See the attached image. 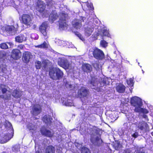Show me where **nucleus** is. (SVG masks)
<instances>
[{"label":"nucleus","mask_w":153,"mask_h":153,"mask_svg":"<svg viewBox=\"0 0 153 153\" xmlns=\"http://www.w3.org/2000/svg\"><path fill=\"white\" fill-rule=\"evenodd\" d=\"M55 11H53L49 16V21L52 23L58 17L59 18V28L61 30H65L67 29L68 25L67 24L66 19L67 18L68 15L64 12H62L59 14V16L56 15Z\"/></svg>","instance_id":"nucleus-1"},{"label":"nucleus","mask_w":153,"mask_h":153,"mask_svg":"<svg viewBox=\"0 0 153 153\" xmlns=\"http://www.w3.org/2000/svg\"><path fill=\"white\" fill-rule=\"evenodd\" d=\"M49 75L51 78L56 80L62 77L63 73L59 68H53L50 69Z\"/></svg>","instance_id":"nucleus-2"},{"label":"nucleus","mask_w":153,"mask_h":153,"mask_svg":"<svg viewBox=\"0 0 153 153\" xmlns=\"http://www.w3.org/2000/svg\"><path fill=\"white\" fill-rule=\"evenodd\" d=\"M130 102L132 106L134 108L135 112L139 110V108L142 107V102L141 99L140 98L135 96L131 98Z\"/></svg>","instance_id":"nucleus-3"},{"label":"nucleus","mask_w":153,"mask_h":153,"mask_svg":"<svg viewBox=\"0 0 153 153\" xmlns=\"http://www.w3.org/2000/svg\"><path fill=\"white\" fill-rule=\"evenodd\" d=\"M109 83V81H108V79L105 78L103 79L102 82L100 83H98L97 80V79L94 80V79H92V81H91V84L93 85V87H93L91 86L92 88L96 89L98 91H99V90L98 89V88L99 87H102L105 85H108Z\"/></svg>","instance_id":"nucleus-4"},{"label":"nucleus","mask_w":153,"mask_h":153,"mask_svg":"<svg viewBox=\"0 0 153 153\" xmlns=\"http://www.w3.org/2000/svg\"><path fill=\"white\" fill-rule=\"evenodd\" d=\"M37 4L36 10L40 13H43V17H47L48 16V13L47 10H45V3L41 1H38Z\"/></svg>","instance_id":"nucleus-5"},{"label":"nucleus","mask_w":153,"mask_h":153,"mask_svg":"<svg viewBox=\"0 0 153 153\" xmlns=\"http://www.w3.org/2000/svg\"><path fill=\"white\" fill-rule=\"evenodd\" d=\"M7 125L9 127V131L8 134L5 135L3 137L4 141L1 142V143H4L10 140L13 137V130L12 125L10 123L8 122Z\"/></svg>","instance_id":"nucleus-6"},{"label":"nucleus","mask_w":153,"mask_h":153,"mask_svg":"<svg viewBox=\"0 0 153 153\" xmlns=\"http://www.w3.org/2000/svg\"><path fill=\"white\" fill-rule=\"evenodd\" d=\"M58 64L65 69H72L71 65L66 59L59 58L58 60Z\"/></svg>","instance_id":"nucleus-7"},{"label":"nucleus","mask_w":153,"mask_h":153,"mask_svg":"<svg viewBox=\"0 0 153 153\" xmlns=\"http://www.w3.org/2000/svg\"><path fill=\"white\" fill-rule=\"evenodd\" d=\"M22 23L27 26H30L32 24L31 17L29 15L24 14L22 16Z\"/></svg>","instance_id":"nucleus-8"},{"label":"nucleus","mask_w":153,"mask_h":153,"mask_svg":"<svg viewBox=\"0 0 153 153\" xmlns=\"http://www.w3.org/2000/svg\"><path fill=\"white\" fill-rule=\"evenodd\" d=\"M1 29L2 30L9 33L11 35L14 34L16 31V29L13 26L3 27Z\"/></svg>","instance_id":"nucleus-9"},{"label":"nucleus","mask_w":153,"mask_h":153,"mask_svg":"<svg viewBox=\"0 0 153 153\" xmlns=\"http://www.w3.org/2000/svg\"><path fill=\"white\" fill-rule=\"evenodd\" d=\"M82 2V7L84 10H91L93 9V5L91 3H88V0H80Z\"/></svg>","instance_id":"nucleus-10"},{"label":"nucleus","mask_w":153,"mask_h":153,"mask_svg":"<svg viewBox=\"0 0 153 153\" xmlns=\"http://www.w3.org/2000/svg\"><path fill=\"white\" fill-rule=\"evenodd\" d=\"M48 27L47 22H43L39 27V30L43 35L46 36H47V29Z\"/></svg>","instance_id":"nucleus-11"},{"label":"nucleus","mask_w":153,"mask_h":153,"mask_svg":"<svg viewBox=\"0 0 153 153\" xmlns=\"http://www.w3.org/2000/svg\"><path fill=\"white\" fill-rule=\"evenodd\" d=\"M94 57L97 59H102L104 57L102 51L97 48H94Z\"/></svg>","instance_id":"nucleus-12"},{"label":"nucleus","mask_w":153,"mask_h":153,"mask_svg":"<svg viewBox=\"0 0 153 153\" xmlns=\"http://www.w3.org/2000/svg\"><path fill=\"white\" fill-rule=\"evenodd\" d=\"M21 56L20 51L18 49H14L11 53V56L13 59L17 60L19 59Z\"/></svg>","instance_id":"nucleus-13"},{"label":"nucleus","mask_w":153,"mask_h":153,"mask_svg":"<svg viewBox=\"0 0 153 153\" xmlns=\"http://www.w3.org/2000/svg\"><path fill=\"white\" fill-rule=\"evenodd\" d=\"M79 88H80L78 91V96L80 97L86 96L88 94L87 90L83 87L82 85L79 86Z\"/></svg>","instance_id":"nucleus-14"},{"label":"nucleus","mask_w":153,"mask_h":153,"mask_svg":"<svg viewBox=\"0 0 153 153\" xmlns=\"http://www.w3.org/2000/svg\"><path fill=\"white\" fill-rule=\"evenodd\" d=\"M31 112L33 115H37L41 112V108L40 105H34L32 108V110Z\"/></svg>","instance_id":"nucleus-15"},{"label":"nucleus","mask_w":153,"mask_h":153,"mask_svg":"<svg viewBox=\"0 0 153 153\" xmlns=\"http://www.w3.org/2000/svg\"><path fill=\"white\" fill-rule=\"evenodd\" d=\"M91 140L93 144L97 145H99L102 142V140L100 139V137L96 135H91Z\"/></svg>","instance_id":"nucleus-16"},{"label":"nucleus","mask_w":153,"mask_h":153,"mask_svg":"<svg viewBox=\"0 0 153 153\" xmlns=\"http://www.w3.org/2000/svg\"><path fill=\"white\" fill-rule=\"evenodd\" d=\"M47 61L46 60L42 61V63L38 61H36L35 62V66L36 68L37 69H40L41 67L45 68L47 65Z\"/></svg>","instance_id":"nucleus-17"},{"label":"nucleus","mask_w":153,"mask_h":153,"mask_svg":"<svg viewBox=\"0 0 153 153\" xmlns=\"http://www.w3.org/2000/svg\"><path fill=\"white\" fill-rule=\"evenodd\" d=\"M94 30V27L88 25L85 27L84 30V34L87 37L89 36L92 34Z\"/></svg>","instance_id":"nucleus-18"},{"label":"nucleus","mask_w":153,"mask_h":153,"mask_svg":"<svg viewBox=\"0 0 153 153\" xmlns=\"http://www.w3.org/2000/svg\"><path fill=\"white\" fill-rule=\"evenodd\" d=\"M82 21L78 19L74 20L72 22L73 26L76 29H79L82 26Z\"/></svg>","instance_id":"nucleus-19"},{"label":"nucleus","mask_w":153,"mask_h":153,"mask_svg":"<svg viewBox=\"0 0 153 153\" xmlns=\"http://www.w3.org/2000/svg\"><path fill=\"white\" fill-rule=\"evenodd\" d=\"M75 145L79 149H81V153H91L88 148L85 147H82V145L81 144L76 142Z\"/></svg>","instance_id":"nucleus-20"},{"label":"nucleus","mask_w":153,"mask_h":153,"mask_svg":"<svg viewBox=\"0 0 153 153\" xmlns=\"http://www.w3.org/2000/svg\"><path fill=\"white\" fill-rule=\"evenodd\" d=\"M61 102L63 105L66 106H72L74 105L72 101L67 98H62Z\"/></svg>","instance_id":"nucleus-21"},{"label":"nucleus","mask_w":153,"mask_h":153,"mask_svg":"<svg viewBox=\"0 0 153 153\" xmlns=\"http://www.w3.org/2000/svg\"><path fill=\"white\" fill-rule=\"evenodd\" d=\"M32 55L29 52H25L23 55V59L25 62H28L30 59L32 57Z\"/></svg>","instance_id":"nucleus-22"},{"label":"nucleus","mask_w":153,"mask_h":153,"mask_svg":"<svg viewBox=\"0 0 153 153\" xmlns=\"http://www.w3.org/2000/svg\"><path fill=\"white\" fill-rule=\"evenodd\" d=\"M141 131H146L148 128V124L144 122H140L137 125Z\"/></svg>","instance_id":"nucleus-23"},{"label":"nucleus","mask_w":153,"mask_h":153,"mask_svg":"<svg viewBox=\"0 0 153 153\" xmlns=\"http://www.w3.org/2000/svg\"><path fill=\"white\" fill-rule=\"evenodd\" d=\"M15 39L16 42L22 43L26 40V37L23 34H20L16 36L15 38Z\"/></svg>","instance_id":"nucleus-24"},{"label":"nucleus","mask_w":153,"mask_h":153,"mask_svg":"<svg viewBox=\"0 0 153 153\" xmlns=\"http://www.w3.org/2000/svg\"><path fill=\"white\" fill-rule=\"evenodd\" d=\"M22 92L19 89L14 90L12 92V95L16 98H20L22 95Z\"/></svg>","instance_id":"nucleus-25"},{"label":"nucleus","mask_w":153,"mask_h":153,"mask_svg":"<svg viewBox=\"0 0 153 153\" xmlns=\"http://www.w3.org/2000/svg\"><path fill=\"white\" fill-rule=\"evenodd\" d=\"M41 132L42 134L43 135H45L46 136L49 137H51L53 134V132L47 130V129H45L44 128H42L41 129Z\"/></svg>","instance_id":"nucleus-26"},{"label":"nucleus","mask_w":153,"mask_h":153,"mask_svg":"<svg viewBox=\"0 0 153 153\" xmlns=\"http://www.w3.org/2000/svg\"><path fill=\"white\" fill-rule=\"evenodd\" d=\"M82 69L84 72H89L91 70L92 68L90 65L88 64H84L82 65Z\"/></svg>","instance_id":"nucleus-27"},{"label":"nucleus","mask_w":153,"mask_h":153,"mask_svg":"<svg viewBox=\"0 0 153 153\" xmlns=\"http://www.w3.org/2000/svg\"><path fill=\"white\" fill-rule=\"evenodd\" d=\"M125 89V86L122 84H118L117 85L116 90L119 93H122L123 92Z\"/></svg>","instance_id":"nucleus-28"},{"label":"nucleus","mask_w":153,"mask_h":153,"mask_svg":"<svg viewBox=\"0 0 153 153\" xmlns=\"http://www.w3.org/2000/svg\"><path fill=\"white\" fill-rule=\"evenodd\" d=\"M51 120L52 119L51 118V116L48 115H45L42 119L43 121L45 123L47 124V125L50 124Z\"/></svg>","instance_id":"nucleus-29"},{"label":"nucleus","mask_w":153,"mask_h":153,"mask_svg":"<svg viewBox=\"0 0 153 153\" xmlns=\"http://www.w3.org/2000/svg\"><path fill=\"white\" fill-rule=\"evenodd\" d=\"M1 71L4 74H2L3 76H5V74H7V71L6 68V66L5 65H2L1 66L0 65V72Z\"/></svg>","instance_id":"nucleus-30"},{"label":"nucleus","mask_w":153,"mask_h":153,"mask_svg":"<svg viewBox=\"0 0 153 153\" xmlns=\"http://www.w3.org/2000/svg\"><path fill=\"white\" fill-rule=\"evenodd\" d=\"M48 44L46 42H44L43 44L37 46H35V47L39 48H47L48 47Z\"/></svg>","instance_id":"nucleus-31"},{"label":"nucleus","mask_w":153,"mask_h":153,"mask_svg":"<svg viewBox=\"0 0 153 153\" xmlns=\"http://www.w3.org/2000/svg\"><path fill=\"white\" fill-rule=\"evenodd\" d=\"M54 148L52 146H50L47 148L46 150V153H54Z\"/></svg>","instance_id":"nucleus-32"},{"label":"nucleus","mask_w":153,"mask_h":153,"mask_svg":"<svg viewBox=\"0 0 153 153\" xmlns=\"http://www.w3.org/2000/svg\"><path fill=\"white\" fill-rule=\"evenodd\" d=\"M138 111H136V112L142 113L144 114H147L149 112V111L147 110L146 109L143 108H141V107H140Z\"/></svg>","instance_id":"nucleus-33"},{"label":"nucleus","mask_w":153,"mask_h":153,"mask_svg":"<svg viewBox=\"0 0 153 153\" xmlns=\"http://www.w3.org/2000/svg\"><path fill=\"white\" fill-rule=\"evenodd\" d=\"M6 87V86L4 85H0V92L1 91L3 94L5 93L7 91Z\"/></svg>","instance_id":"nucleus-34"},{"label":"nucleus","mask_w":153,"mask_h":153,"mask_svg":"<svg viewBox=\"0 0 153 153\" xmlns=\"http://www.w3.org/2000/svg\"><path fill=\"white\" fill-rule=\"evenodd\" d=\"M102 35L104 36L110 37V35L109 33V31L106 29H104L102 31Z\"/></svg>","instance_id":"nucleus-35"},{"label":"nucleus","mask_w":153,"mask_h":153,"mask_svg":"<svg viewBox=\"0 0 153 153\" xmlns=\"http://www.w3.org/2000/svg\"><path fill=\"white\" fill-rule=\"evenodd\" d=\"M127 83L129 86H133L134 85L133 79L130 78L129 80H127Z\"/></svg>","instance_id":"nucleus-36"},{"label":"nucleus","mask_w":153,"mask_h":153,"mask_svg":"<svg viewBox=\"0 0 153 153\" xmlns=\"http://www.w3.org/2000/svg\"><path fill=\"white\" fill-rule=\"evenodd\" d=\"M108 43L104 40H101L100 42V45L103 48H105L107 46Z\"/></svg>","instance_id":"nucleus-37"},{"label":"nucleus","mask_w":153,"mask_h":153,"mask_svg":"<svg viewBox=\"0 0 153 153\" xmlns=\"http://www.w3.org/2000/svg\"><path fill=\"white\" fill-rule=\"evenodd\" d=\"M0 47L1 48L6 49L9 48L8 45L5 43H3L0 45Z\"/></svg>","instance_id":"nucleus-38"},{"label":"nucleus","mask_w":153,"mask_h":153,"mask_svg":"<svg viewBox=\"0 0 153 153\" xmlns=\"http://www.w3.org/2000/svg\"><path fill=\"white\" fill-rule=\"evenodd\" d=\"M27 128L30 130H35L36 129V127L33 126L32 124H30L27 126Z\"/></svg>","instance_id":"nucleus-39"},{"label":"nucleus","mask_w":153,"mask_h":153,"mask_svg":"<svg viewBox=\"0 0 153 153\" xmlns=\"http://www.w3.org/2000/svg\"><path fill=\"white\" fill-rule=\"evenodd\" d=\"M59 45H62L63 46H66L65 44H66V45H68L67 43H69L68 42H66L64 41H62V40H59ZM68 46V45H67Z\"/></svg>","instance_id":"nucleus-40"},{"label":"nucleus","mask_w":153,"mask_h":153,"mask_svg":"<svg viewBox=\"0 0 153 153\" xmlns=\"http://www.w3.org/2000/svg\"><path fill=\"white\" fill-rule=\"evenodd\" d=\"M94 48L91 49L89 51V55L92 56H94Z\"/></svg>","instance_id":"nucleus-41"},{"label":"nucleus","mask_w":153,"mask_h":153,"mask_svg":"<svg viewBox=\"0 0 153 153\" xmlns=\"http://www.w3.org/2000/svg\"><path fill=\"white\" fill-rule=\"evenodd\" d=\"M11 92L9 91H7V94L6 98H5V99H6L7 100H9L11 98Z\"/></svg>","instance_id":"nucleus-42"},{"label":"nucleus","mask_w":153,"mask_h":153,"mask_svg":"<svg viewBox=\"0 0 153 153\" xmlns=\"http://www.w3.org/2000/svg\"><path fill=\"white\" fill-rule=\"evenodd\" d=\"M134 116V115L133 114L130 113L128 115H127V116L128 120H132Z\"/></svg>","instance_id":"nucleus-43"},{"label":"nucleus","mask_w":153,"mask_h":153,"mask_svg":"<svg viewBox=\"0 0 153 153\" xmlns=\"http://www.w3.org/2000/svg\"><path fill=\"white\" fill-rule=\"evenodd\" d=\"M65 86L67 88L70 89L71 90L72 89L74 88V86H72V85L69 84V83H66Z\"/></svg>","instance_id":"nucleus-44"},{"label":"nucleus","mask_w":153,"mask_h":153,"mask_svg":"<svg viewBox=\"0 0 153 153\" xmlns=\"http://www.w3.org/2000/svg\"><path fill=\"white\" fill-rule=\"evenodd\" d=\"M53 2L52 0H48V1L47 3V5L48 6H51L53 4Z\"/></svg>","instance_id":"nucleus-45"},{"label":"nucleus","mask_w":153,"mask_h":153,"mask_svg":"<svg viewBox=\"0 0 153 153\" xmlns=\"http://www.w3.org/2000/svg\"><path fill=\"white\" fill-rule=\"evenodd\" d=\"M138 136V133L137 132H135L134 134L132 135V137L134 138H136Z\"/></svg>","instance_id":"nucleus-46"},{"label":"nucleus","mask_w":153,"mask_h":153,"mask_svg":"<svg viewBox=\"0 0 153 153\" xmlns=\"http://www.w3.org/2000/svg\"><path fill=\"white\" fill-rule=\"evenodd\" d=\"M78 37L79 38V39L82 40V41H83L84 40V38H83V37L81 36V35L80 34H78L77 35Z\"/></svg>","instance_id":"nucleus-47"},{"label":"nucleus","mask_w":153,"mask_h":153,"mask_svg":"<svg viewBox=\"0 0 153 153\" xmlns=\"http://www.w3.org/2000/svg\"><path fill=\"white\" fill-rule=\"evenodd\" d=\"M18 47L19 49H24L25 47H24V45L21 44V45H19L18 46Z\"/></svg>","instance_id":"nucleus-48"},{"label":"nucleus","mask_w":153,"mask_h":153,"mask_svg":"<svg viewBox=\"0 0 153 153\" xmlns=\"http://www.w3.org/2000/svg\"><path fill=\"white\" fill-rule=\"evenodd\" d=\"M10 46V48H11L12 47L13 45V44L12 42H9L7 43Z\"/></svg>","instance_id":"nucleus-49"},{"label":"nucleus","mask_w":153,"mask_h":153,"mask_svg":"<svg viewBox=\"0 0 153 153\" xmlns=\"http://www.w3.org/2000/svg\"><path fill=\"white\" fill-rule=\"evenodd\" d=\"M143 117L144 118H145L146 120L147 121H148V117H147V116L146 115H143Z\"/></svg>","instance_id":"nucleus-50"},{"label":"nucleus","mask_w":153,"mask_h":153,"mask_svg":"<svg viewBox=\"0 0 153 153\" xmlns=\"http://www.w3.org/2000/svg\"><path fill=\"white\" fill-rule=\"evenodd\" d=\"M82 18V21L83 22H84V20L86 19V18H85V17H81Z\"/></svg>","instance_id":"nucleus-51"},{"label":"nucleus","mask_w":153,"mask_h":153,"mask_svg":"<svg viewBox=\"0 0 153 153\" xmlns=\"http://www.w3.org/2000/svg\"><path fill=\"white\" fill-rule=\"evenodd\" d=\"M136 153H145L144 152H137Z\"/></svg>","instance_id":"nucleus-52"},{"label":"nucleus","mask_w":153,"mask_h":153,"mask_svg":"<svg viewBox=\"0 0 153 153\" xmlns=\"http://www.w3.org/2000/svg\"><path fill=\"white\" fill-rule=\"evenodd\" d=\"M94 67L95 68H97L96 67L95 65H94Z\"/></svg>","instance_id":"nucleus-53"},{"label":"nucleus","mask_w":153,"mask_h":153,"mask_svg":"<svg viewBox=\"0 0 153 153\" xmlns=\"http://www.w3.org/2000/svg\"><path fill=\"white\" fill-rule=\"evenodd\" d=\"M151 134L153 136V132L151 133Z\"/></svg>","instance_id":"nucleus-54"},{"label":"nucleus","mask_w":153,"mask_h":153,"mask_svg":"<svg viewBox=\"0 0 153 153\" xmlns=\"http://www.w3.org/2000/svg\"><path fill=\"white\" fill-rule=\"evenodd\" d=\"M36 153H40V152H39L38 151V152H36Z\"/></svg>","instance_id":"nucleus-55"},{"label":"nucleus","mask_w":153,"mask_h":153,"mask_svg":"<svg viewBox=\"0 0 153 153\" xmlns=\"http://www.w3.org/2000/svg\"><path fill=\"white\" fill-rule=\"evenodd\" d=\"M13 150L14 151H16L15 150H14V149H13Z\"/></svg>","instance_id":"nucleus-56"},{"label":"nucleus","mask_w":153,"mask_h":153,"mask_svg":"<svg viewBox=\"0 0 153 153\" xmlns=\"http://www.w3.org/2000/svg\"><path fill=\"white\" fill-rule=\"evenodd\" d=\"M142 71H143V73H144V71L143 70H142Z\"/></svg>","instance_id":"nucleus-57"},{"label":"nucleus","mask_w":153,"mask_h":153,"mask_svg":"<svg viewBox=\"0 0 153 153\" xmlns=\"http://www.w3.org/2000/svg\"><path fill=\"white\" fill-rule=\"evenodd\" d=\"M140 63L139 62H138V64L139 65Z\"/></svg>","instance_id":"nucleus-58"}]
</instances>
